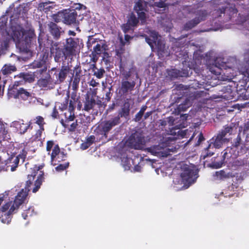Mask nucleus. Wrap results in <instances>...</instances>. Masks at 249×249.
Segmentation results:
<instances>
[{"label": "nucleus", "mask_w": 249, "mask_h": 249, "mask_svg": "<svg viewBox=\"0 0 249 249\" xmlns=\"http://www.w3.org/2000/svg\"><path fill=\"white\" fill-rule=\"evenodd\" d=\"M44 165H35L31 168L30 174L27 176V180L24 189H22L15 196L14 201H9L4 204L1 208L2 213L0 214L1 222L4 224H9L11 220V215L16 213L19 206L23 204L26 200L30 187L32 185L35 177L37 176V178L35 181V187L33 189V193H36L38 191L44 180V173L41 170Z\"/></svg>", "instance_id": "nucleus-1"}, {"label": "nucleus", "mask_w": 249, "mask_h": 249, "mask_svg": "<svg viewBox=\"0 0 249 249\" xmlns=\"http://www.w3.org/2000/svg\"><path fill=\"white\" fill-rule=\"evenodd\" d=\"M120 72L122 80L119 89V93L121 96H126L134 90L136 84V78H134L132 68L129 69L128 71L122 69Z\"/></svg>", "instance_id": "nucleus-2"}, {"label": "nucleus", "mask_w": 249, "mask_h": 249, "mask_svg": "<svg viewBox=\"0 0 249 249\" xmlns=\"http://www.w3.org/2000/svg\"><path fill=\"white\" fill-rule=\"evenodd\" d=\"M226 142H227V139L219 133L209 141L210 143L208 146L202 151L201 157L203 159H205L207 157L212 156L214 154L213 148H219L221 147Z\"/></svg>", "instance_id": "nucleus-3"}, {"label": "nucleus", "mask_w": 249, "mask_h": 249, "mask_svg": "<svg viewBox=\"0 0 249 249\" xmlns=\"http://www.w3.org/2000/svg\"><path fill=\"white\" fill-rule=\"evenodd\" d=\"M77 14L75 9H65L59 11L53 15V18L56 22L62 21L64 23L71 25L75 23Z\"/></svg>", "instance_id": "nucleus-4"}, {"label": "nucleus", "mask_w": 249, "mask_h": 249, "mask_svg": "<svg viewBox=\"0 0 249 249\" xmlns=\"http://www.w3.org/2000/svg\"><path fill=\"white\" fill-rule=\"evenodd\" d=\"M126 145L135 149H142L145 144L144 137L138 132L132 133L126 141Z\"/></svg>", "instance_id": "nucleus-5"}, {"label": "nucleus", "mask_w": 249, "mask_h": 249, "mask_svg": "<svg viewBox=\"0 0 249 249\" xmlns=\"http://www.w3.org/2000/svg\"><path fill=\"white\" fill-rule=\"evenodd\" d=\"M197 174L193 169L189 166L185 165L182 168L180 177L184 183L192 184L194 183L197 178Z\"/></svg>", "instance_id": "nucleus-6"}, {"label": "nucleus", "mask_w": 249, "mask_h": 249, "mask_svg": "<svg viewBox=\"0 0 249 249\" xmlns=\"http://www.w3.org/2000/svg\"><path fill=\"white\" fill-rule=\"evenodd\" d=\"M66 158L67 154H65L64 152H61L58 144H56L51 154L52 164L55 166L60 162H64Z\"/></svg>", "instance_id": "nucleus-7"}, {"label": "nucleus", "mask_w": 249, "mask_h": 249, "mask_svg": "<svg viewBox=\"0 0 249 249\" xmlns=\"http://www.w3.org/2000/svg\"><path fill=\"white\" fill-rule=\"evenodd\" d=\"M51 53L54 58V60L56 62H60L61 60L66 59L67 57L70 56L69 54H66V50L64 49L60 48L57 43H54L50 48Z\"/></svg>", "instance_id": "nucleus-8"}, {"label": "nucleus", "mask_w": 249, "mask_h": 249, "mask_svg": "<svg viewBox=\"0 0 249 249\" xmlns=\"http://www.w3.org/2000/svg\"><path fill=\"white\" fill-rule=\"evenodd\" d=\"M107 45L104 43L96 42L95 45L93 47V51L91 52V55L93 56V59H96L97 61L102 54L104 56H108V53L106 52Z\"/></svg>", "instance_id": "nucleus-9"}, {"label": "nucleus", "mask_w": 249, "mask_h": 249, "mask_svg": "<svg viewBox=\"0 0 249 249\" xmlns=\"http://www.w3.org/2000/svg\"><path fill=\"white\" fill-rule=\"evenodd\" d=\"M9 93L15 99L20 98L24 101L28 100L32 96V93L23 88H20L18 89H10Z\"/></svg>", "instance_id": "nucleus-10"}, {"label": "nucleus", "mask_w": 249, "mask_h": 249, "mask_svg": "<svg viewBox=\"0 0 249 249\" xmlns=\"http://www.w3.org/2000/svg\"><path fill=\"white\" fill-rule=\"evenodd\" d=\"M145 5L146 4L144 5L142 1L138 0V1L136 2L134 7V9L137 13L138 18L141 21L142 24H143L146 22V14L145 11L146 10L145 7Z\"/></svg>", "instance_id": "nucleus-11"}, {"label": "nucleus", "mask_w": 249, "mask_h": 249, "mask_svg": "<svg viewBox=\"0 0 249 249\" xmlns=\"http://www.w3.org/2000/svg\"><path fill=\"white\" fill-rule=\"evenodd\" d=\"M70 68L68 65L66 66L63 63L60 70L55 72L56 80L54 82V84H60L63 82L66 79L67 74L69 72Z\"/></svg>", "instance_id": "nucleus-12"}, {"label": "nucleus", "mask_w": 249, "mask_h": 249, "mask_svg": "<svg viewBox=\"0 0 249 249\" xmlns=\"http://www.w3.org/2000/svg\"><path fill=\"white\" fill-rule=\"evenodd\" d=\"M120 123L121 120L119 117H115L109 120L106 121L102 126L104 135L107 137V133L112 127L119 124Z\"/></svg>", "instance_id": "nucleus-13"}, {"label": "nucleus", "mask_w": 249, "mask_h": 249, "mask_svg": "<svg viewBox=\"0 0 249 249\" xmlns=\"http://www.w3.org/2000/svg\"><path fill=\"white\" fill-rule=\"evenodd\" d=\"M48 27L50 34L55 40L58 39L61 34L64 33L62 28L53 22L51 21L49 22L48 24Z\"/></svg>", "instance_id": "nucleus-14"}, {"label": "nucleus", "mask_w": 249, "mask_h": 249, "mask_svg": "<svg viewBox=\"0 0 249 249\" xmlns=\"http://www.w3.org/2000/svg\"><path fill=\"white\" fill-rule=\"evenodd\" d=\"M130 99L126 98L123 102L121 106V109L118 112V115L117 117H119L120 119L121 118H127L130 114Z\"/></svg>", "instance_id": "nucleus-15"}, {"label": "nucleus", "mask_w": 249, "mask_h": 249, "mask_svg": "<svg viewBox=\"0 0 249 249\" xmlns=\"http://www.w3.org/2000/svg\"><path fill=\"white\" fill-rule=\"evenodd\" d=\"M218 5H221L217 9H216V13L220 17L221 14H225L226 11L228 10L232 14H236L238 12L237 9L235 8V5L229 7L230 3L227 2H220V4L216 3Z\"/></svg>", "instance_id": "nucleus-16"}, {"label": "nucleus", "mask_w": 249, "mask_h": 249, "mask_svg": "<svg viewBox=\"0 0 249 249\" xmlns=\"http://www.w3.org/2000/svg\"><path fill=\"white\" fill-rule=\"evenodd\" d=\"M77 46V42L73 38L70 37L67 39L66 44L64 45L66 54H69L70 56L74 54Z\"/></svg>", "instance_id": "nucleus-17"}, {"label": "nucleus", "mask_w": 249, "mask_h": 249, "mask_svg": "<svg viewBox=\"0 0 249 249\" xmlns=\"http://www.w3.org/2000/svg\"><path fill=\"white\" fill-rule=\"evenodd\" d=\"M12 125L15 127L20 134H24L29 129L30 124L24 123L23 119H19L18 121H13Z\"/></svg>", "instance_id": "nucleus-18"}, {"label": "nucleus", "mask_w": 249, "mask_h": 249, "mask_svg": "<svg viewBox=\"0 0 249 249\" xmlns=\"http://www.w3.org/2000/svg\"><path fill=\"white\" fill-rule=\"evenodd\" d=\"M208 97V93L205 90H196L190 92L188 96L192 102L195 100L207 99Z\"/></svg>", "instance_id": "nucleus-19"}, {"label": "nucleus", "mask_w": 249, "mask_h": 249, "mask_svg": "<svg viewBox=\"0 0 249 249\" xmlns=\"http://www.w3.org/2000/svg\"><path fill=\"white\" fill-rule=\"evenodd\" d=\"M19 162V158L18 156H17L15 158H10L5 160V163H6L5 166H6V170H3V171H7L10 169V170L12 172L15 171L16 168L18 165Z\"/></svg>", "instance_id": "nucleus-20"}, {"label": "nucleus", "mask_w": 249, "mask_h": 249, "mask_svg": "<svg viewBox=\"0 0 249 249\" xmlns=\"http://www.w3.org/2000/svg\"><path fill=\"white\" fill-rule=\"evenodd\" d=\"M37 84L39 87L42 88H45L48 87L53 88L54 83L52 80L50 75L47 73V76L45 78H39L37 81Z\"/></svg>", "instance_id": "nucleus-21"}, {"label": "nucleus", "mask_w": 249, "mask_h": 249, "mask_svg": "<svg viewBox=\"0 0 249 249\" xmlns=\"http://www.w3.org/2000/svg\"><path fill=\"white\" fill-rule=\"evenodd\" d=\"M125 52V49L124 45L118 49L115 50V53L117 58L119 60L118 67L119 71L122 69H125V63L123 60V55Z\"/></svg>", "instance_id": "nucleus-22"}, {"label": "nucleus", "mask_w": 249, "mask_h": 249, "mask_svg": "<svg viewBox=\"0 0 249 249\" xmlns=\"http://www.w3.org/2000/svg\"><path fill=\"white\" fill-rule=\"evenodd\" d=\"M74 109L75 107L73 105V102L71 100L69 103L68 112H65L64 114L65 116L66 122L68 123L70 121H72L74 120V119L75 118L74 113Z\"/></svg>", "instance_id": "nucleus-23"}, {"label": "nucleus", "mask_w": 249, "mask_h": 249, "mask_svg": "<svg viewBox=\"0 0 249 249\" xmlns=\"http://www.w3.org/2000/svg\"><path fill=\"white\" fill-rule=\"evenodd\" d=\"M15 78L17 77L19 79H22L24 81V83H33L35 80L34 76H33L32 72H20L17 75L15 76Z\"/></svg>", "instance_id": "nucleus-24"}, {"label": "nucleus", "mask_w": 249, "mask_h": 249, "mask_svg": "<svg viewBox=\"0 0 249 249\" xmlns=\"http://www.w3.org/2000/svg\"><path fill=\"white\" fill-rule=\"evenodd\" d=\"M192 101L188 97H187L182 103L178 106L177 108V111L178 112V114H180L181 112L186 111L190 107L192 106Z\"/></svg>", "instance_id": "nucleus-25"}, {"label": "nucleus", "mask_w": 249, "mask_h": 249, "mask_svg": "<svg viewBox=\"0 0 249 249\" xmlns=\"http://www.w3.org/2000/svg\"><path fill=\"white\" fill-rule=\"evenodd\" d=\"M93 56L91 55V54L89 55L88 54H84L82 56L81 58L82 64L83 65H89V68H91L92 67V64H91V62H93V64H95L97 61L96 59H93Z\"/></svg>", "instance_id": "nucleus-26"}, {"label": "nucleus", "mask_w": 249, "mask_h": 249, "mask_svg": "<svg viewBox=\"0 0 249 249\" xmlns=\"http://www.w3.org/2000/svg\"><path fill=\"white\" fill-rule=\"evenodd\" d=\"M93 72V75L98 79L102 78L106 73L104 68H98L96 67V64H92L91 68Z\"/></svg>", "instance_id": "nucleus-27"}, {"label": "nucleus", "mask_w": 249, "mask_h": 249, "mask_svg": "<svg viewBox=\"0 0 249 249\" xmlns=\"http://www.w3.org/2000/svg\"><path fill=\"white\" fill-rule=\"evenodd\" d=\"M89 99V95L87 93L86 102L84 105V109L86 111H89L92 109L94 106L96 105L95 101L94 99L91 98L90 100Z\"/></svg>", "instance_id": "nucleus-28"}, {"label": "nucleus", "mask_w": 249, "mask_h": 249, "mask_svg": "<svg viewBox=\"0 0 249 249\" xmlns=\"http://www.w3.org/2000/svg\"><path fill=\"white\" fill-rule=\"evenodd\" d=\"M17 71V68L14 65H5L1 69V73L3 75H8Z\"/></svg>", "instance_id": "nucleus-29"}, {"label": "nucleus", "mask_w": 249, "mask_h": 249, "mask_svg": "<svg viewBox=\"0 0 249 249\" xmlns=\"http://www.w3.org/2000/svg\"><path fill=\"white\" fill-rule=\"evenodd\" d=\"M199 23V21H198L197 19H196V18H194L193 19L187 22L184 25L183 29L184 30L188 31L196 27Z\"/></svg>", "instance_id": "nucleus-30"}, {"label": "nucleus", "mask_w": 249, "mask_h": 249, "mask_svg": "<svg viewBox=\"0 0 249 249\" xmlns=\"http://www.w3.org/2000/svg\"><path fill=\"white\" fill-rule=\"evenodd\" d=\"M214 176L216 179L220 180H224L230 178L229 174L226 173L223 170L216 171Z\"/></svg>", "instance_id": "nucleus-31"}, {"label": "nucleus", "mask_w": 249, "mask_h": 249, "mask_svg": "<svg viewBox=\"0 0 249 249\" xmlns=\"http://www.w3.org/2000/svg\"><path fill=\"white\" fill-rule=\"evenodd\" d=\"M139 19L140 20L139 18H137L135 15L132 13L128 18L127 22L130 25V26L134 27L138 25L139 23Z\"/></svg>", "instance_id": "nucleus-32"}, {"label": "nucleus", "mask_w": 249, "mask_h": 249, "mask_svg": "<svg viewBox=\"0 0 249 249\" xmlns=\"http://www.w3.org/2000/svg\"><path fill=\"white\" fill-rule=\"evenodd\" d=\"M231 88V87L230 86L225 87V90L227 91L228 94H226L224 96L226 97L227 99L228 100L235 101V98H234V95L235 94V92L232 91Z\"/></svg>", "instance_id": "nucleus-33"}, {"label": "nucleus", "mask_w": 249, "mask_h": 249, "mask_svg": "<svg viewBox=\"0 0 249 249\" xmlns=\"http://www.w3.org/2000/svg\"><path fill=\"white\" fill-rule=\"evenodd\" d=\"M196 15L197 16L195 18L196 19H197L200 23L202 21L205 20L208 16V13L206 10H200L197 12Z\"/></svg>", "instance_id": "nucleus-34"}, {"label": "nucleus", "mask_w": 249, "mask_h": 249, "mask_svg": "<svg viewBox=\"0 0 249 249\" xmlns=\"http://www.w3.org/2000/svg\"><path fill=\"white\" fill-rule=\"evenodd\" d=\"M24 33L22 31H15L13 33V39L17 43H20L23 40Z\"/></svg>", "instance_id": "nucleus-35"}, {"label": "nucleus", "mask_w": 249, "mask_h": 249, "mask_svg": "<svg viewBox=\"0 0 249 249\" xmlns=\"http://www.w3.org/2000/svg\"><path fill=\"white\" fill-rule=\"evenodd\" d=\"M170 76L172 78H177L178 77L180 76H188V72H183V74H181V71L179 70H178L176 69H173L172 71H170V73H169Z\"/></svg>", "instance_id": "nucleus-36"}, {"label": "nucleus", "mask_w": 249, "mask_h": 249, "mask_svg": "<svg viewBox=\"0 0 249 249\" xmlns=\"http://www.w3.org/2000/svg\"><path fill=\"white\" fill-rule=\"evenodd\" d=\"M148 152L151 153L154 155H158L162 153L161 147L160 145H154L147 148Z\"/></svg>", "instance_id": "nucleus-37"}, {"label": "nucleus", "mask_w": 249, "mask_h": 249, "mask_svg": "<svg viewBox=\"0 0 249 249\" xmlns=\"http://www.w3.org/2000/svg\"><path fill=\"white\" fill-rule=\"evenodd\" d=\"M47 71V67L44 66L43 68L38 69L36 71L32 72L34 78H36L37 79L42 78V75L44 73H46Z\"/></svg>", "instance_id": "nucleus-38"}, {"label": "nucleus", "mask_w": 249, "mask_h": 249, "mask_svg": "<svg viewBox=\"0 0 249 249\" xmlns=\"http://www.w3.org/2000/svg\"><path fill=\"white\" fill-rule=\"evenodd\" d=\"M57 166L55 167V170L56 172H61L66 169H67L69 166V162H60Z\"/></svg>", "instance_id": "nucleus-39"}, {"label": "nucleus", "mask_w": 249, "mask_h": 249, "mask_svg": "<svg viewBox=\"0 0 249 249\" xmlns=\"http://www.w3.org/2000/svg\"><path fill=\"white\" fill-rule=\"evenodd\" d=\"M45 129L43 128H39L38 129L36 130V133L35 135H34L32 137V139L33 141H40L41 140V136L43 132L44 131Z\"/></svg>", "instance_id": "nucleus-40"}, {"label": "nucleus", "mask_w": 249, "mask_h": 249, "mask_svg": "<svg viewBox=\"0 0 249 249\" xmlns=\"http://www.w3.org/2000/svg\"><path fill=\"white\" fill-rule=\"evenodd\" d=\"M34 209L33 207H29L28 209L25 210L22 213V216L24 219L26 220L29 216H32L34 213Z\"/></svg>", "instance_id": "nucleus-41"}, {"label": "nucleus", "mask_w": 249, "mask_h": 249, "mask_svg": "<svg viewBox=\"0 0 249 249\" xmlns=\"http://www.w3.org/2000/svg\"><path fill=\"white\" fill-rule=\"evenodd\" d=\"M77 120H76L75 123H72L71 125L70 128H69L70 131L71 132L70 135H71V137L72 138H73L74 140H75L74 142L75 143H77L78 142V139H76V137H74V136H75V128L76 127V126L77 125Z\"/></svg>", "instance_id": "nucleus-42"}, {"label": "nucleus", "mask_w": 249, "mask_h": 249, "mask_svg": "<svg viewBox=\"0 0 249 249\" xmlns=\"http://www.w3.org/2000/svg\"><path fill=\"white\" fill-rule=\"evenodd\" d=\"M232 130V126L226 125L224 127V129L219 132V133L225 137L227 134H231Z\"/></svg>", "instance_id": "nucleus-43"}, {"label": "nucleus", "mask_w": 249, "mask_h": 249, "mask_svg": "<svg viewBox=\"0 0 249 249\" xmlns=\"http://www.w3.org/2000/svg\"><path fill=\"white\" fill-rule=\"evenodd\" d=\"M36 121L35 123L38 125L39 128H44V124H45V122L44 121V118L41 116H37L35 119Z\"/></svg>", "instance_id": "nucleus-44"}, {"label": "nucleus", "mask_w": 249, "mask_h": 249, "mask_svg": "<svg viewBox=\"0 0 249 249\" xmlns=\"http://www.w3.org/2000/svg\"><path fill=\"white\" fill-rule=\"evenodd\" d=\"M45 65V62L42 60H35L34 61L32 64V67L33 68H38V69H41L43 68V65Z\"/></svg>", "instance_id": "nucleus-45"}, {"label": "nucleus", "mask_w": 249, "mask_h": 249, "mask_svg": "<svg viewBox=\"0 0 249 249\" xmlns=\"http://www.w3.org/2000/svg\"><path fill=\"white\" fill-rule=\"evenodd\" d=\"M96 39L94 38L92 36H88V39L87 41V46L88 50L91 51L92 45L96 44Z\"/></svg>", "instance_id": "nucleus-46"}, {"label": "nucleus", "mask_w": 249, "mask_h": 249, "mask_svg": "<svg viewBox=\"0 0 249 249\" xmlns=\"http://www.w3.org/2000/svg\"><path fill=\"white\" fill-rule=\"evenodd\" d=\"M241 141H242V140H241V136H240V134H238L237 135V137L234 140H233V142L232 144V146L233 148H238V147L240 146V145L241 143Z\"/></svg>", "instance_id": "nucleus-47"}, {"label": "nucleus", "mask_w": 249, "mask_h": 249, "mask_svg": "<svg viewBox=\"0 0 249 249\" xmlns=\"http://www.w3.org/2000/svg\"><path fill=\"white\" fill-rule=\"evenodd\" d=\"M222 159L219 163H217V164L215 165V167L216 168H220L222 166V165L225 163V160L226 158V156L227 155L228 153L226 150H224L222 152Z\"/></svg>", "instance_id": "nucleus-48"}, {"label": "nucleus", "mask_w": 249, "mask_h": 249, "mask_svg": "<svg viewBox=\"0 0 249 249\" xmlns=\"http://www.w3.org/2000/svg\"><path fill=\"white\" fill-rule=\"evenodd\" d=\"M221 68L217 67L216 65H215L211 67L210 68V71L212 73L215 75H219L221 74Z\"/></svg>", "instance_id": "nucleus-49"}, {"label": "nucleus", "mask_w": 249, "mask_h": 249, "mask_svg": "<svg viewBox=\"0 0 249 249\" xmlns=\"http://www.w3.org/2000/svg\"><path fill=\"white\" fill-rule=\"evenodd\" d=\"M69 96L67 95L65 98V101L61 104V106L59 107V108L61 111H63L67 109L68 107V105L69 104Z\"/></svg>", "instance_id": "nucleus-50"}, {"label": "nucleus", "mask_w": 249, "mask_h": 249, "mask_svg": "<svg viewBox=\"0 0 249 249\" xmlns=\"http://www.w3.org/2000/svg\"><path fill=\"white\" fill-rule=\"evenodd\" d=\"M55 145L56 144H54V142L53 140H50L47 142L46 150L47 152H48L49 154H50L51 150L53 148H54Z\"/></svg>", "instance_id": "nucleus-51"}, {"label": "nucleus", "mask_w": 249, "mask_h": 249, "mask_svg": "<svg viewBox=\"0 0 249 249\" xmlns=\"http://www.w3.org/2000/svg\"><path fill=\"white\" fill-rule=\"evenodd\" d=\"M75 77L74 78V80L72 82V87L73 90H76L78 88V81H77V77H78V71L76 70V67H75Z\"/></svg>", "instance_id": "nucleus-52"}, {"label": "nucleus", "mask_w": 249, "mask_h": 249, "mask_svg": "<svg viewBox=\"0 0 249 249\" xmlns=\"http://www.w3.org/2000/svg\"><path fill=\"white\" fill-rule=\"evenodd\" d=\"M149 37L151 38V40L153 41L155 45L158 38V34L155 31H152L151 32Z\"/></svg>", "instance_id": "nucleus-53"}, {"label": "nucleus", "mask_w": 249, "mask_h": 249, "mask_svg": "<svg viewBox=\"0 0 249 249\" xmlns=\"http://www.w3.org/2000/svg\"><path fill=\"white\" fill-rule=\"evenodd\" d=\"M242 131L244 134H248L249 133V119L244 123L242 127Z\"/></svg>", "instance_id": "nucleus-54"}, {"label": "nucleus", "mask_w": 249, "mask_h": 249, "mask_svg": "<svg viewBox=\"0 0 249 249\" xmlns=\"http://www.w3.org/2000/svg\"><path fill=\"white\" fill-rule=\"evenodd\" d=\"M24 84V81H23V80L22 79H20L18 81H15L13 85L12 86V87H11V88L10 89H18V87L19 86L23 85Z\"/></svg>", "instance_id": "nucleus-55"}, {"label": "nucleus", "mask_w": 249, "mask_h": 249, "mask_svg": "<svg viewBox=\"0 0 249 249\" xmlns=\"http://www.w3.org/2000/svg\"><path fill=\"white\" fill-rule=\"evenodd\" d=\"M154 5L159 8H164L166 6V4L164 1L162 0H159L158 1H155Z\"/></svg>", "instance_id": "nucleus-56"}, {"label": "nucleus", "mask_w": 249, "mask_h": 249, "mask_svg": "<svg viewBox=\"0 0 249 249\" xmlns=\"http://www.w3.org/2000/svg\"><path fill=\"white\" fill-rule=\"evenodd\" d=\"M131 26L127 22L125 24H124L123 26V30L124 33H127L132 28Z\"/></svg>", "instance_id": "nucleus-57"}, {"label": "nucleus", "mask_w": 249, "mask_h": 249, "mask_svg": "<svg viewBox=\"0 0 249 249\" xmlns=\"http://www.w3.org/2000/svg\"><path fill=\"white\" fill-rule=\"evenodd\" d=\"M143 115L144 114L141 112L139 111L135 116V118H134V121L136 122H139L141 121Z\"/></svg>", "instance_id": "nucleus-58"}, {"label": "nucleus", "mask_w": 249, "mask_h": 249, "mask_svg": "<svg viewBox=\"0 0 249 249\" xmlns=\"http://www.w3.org/2000/svg\"><path fill=\"white\" fill-rule=\"evenodd\" d=\"M6 163H5V160L2 161L1 157L0 156V172L3 171V170H6V166H5Z\"/></svg>", "instance_id": "nucleus-59"}, {"label": "nucleus", "mask_w": 249, "mask_h": 249, "mask_svg": "<svg viewBox=\"0 0 249 249\" xmlns=\"http://www.w3.org/2000/svg\"><path fill=\"white\" fill-rule=\"evenodd\" d=\"M204 140H205V138L203 136V134L201 132L198 135V138L197 141L195 144L196 146H198V145H200V143H201V142L202 141H204Z\"/></svg>", "instance_id": "nucleus-60"}, {"label": "nucleus", "mask_w": 249, "mask_h": 249, "mask_svg": "<svg viewBox=\"0 0 249 249\" xmlns=\"http://www.w3.org/2000/svg\"><path fill=\"white\" fill-rule=\"evenodd\" d=\"M95 139L94 136H90L87 139L86 142L90 146L94 142Z\"/></svg>", "instance_id": "nucleus-61"}, {"label": "nucleus", "mask_w": 249, "mask_h": 249, "mask_svg": "<svg viewBox=\"0 0 249 249\" xmlns=\"http://www.w3.org/2000/svg\"><path fill=\"white\" fill-rule=\"evenodd\" d=\"M145 41L148 44V45L151 47V48H153L155 44L153 43V41L151 40V38L149 36H147L146 35L145 36Z\"/></svg>", "instance_id": "nucleus-62"}, {"label": "nucleus", "mask_w": 249, "mask_h": 249, "mask_svg": "<svg viewBox=\"0 0 249 249\" xmlns=\"http://www.w3.org/2000/svg\"><path fill=\"white\" fill-rule=\"evenodd\" d=\"M59 115V114H58V112L56 109V107H54L53 108V112L52 113V114H51V116L53 118V119H56L57 118V117Z\"/></svg>", "instance_id": "nucleus-63"}, {"label": "nucleus", "mask_w": 249, "mask_h": 249, "mask_svg": "<svg viewBox=\"0 0 249 249\" xmlns=\"http://www.w3.org/2000/svg\"><path fill=\"white\" fill-rule=\"evenodd\" d=\"M89 146H90V145L89 144H88L86 142H85L82 143L81 144L80 148L82 150H86L87 148H88Z\"/></svg>", "instance_id": "nucleus-64"}]
</instances>
